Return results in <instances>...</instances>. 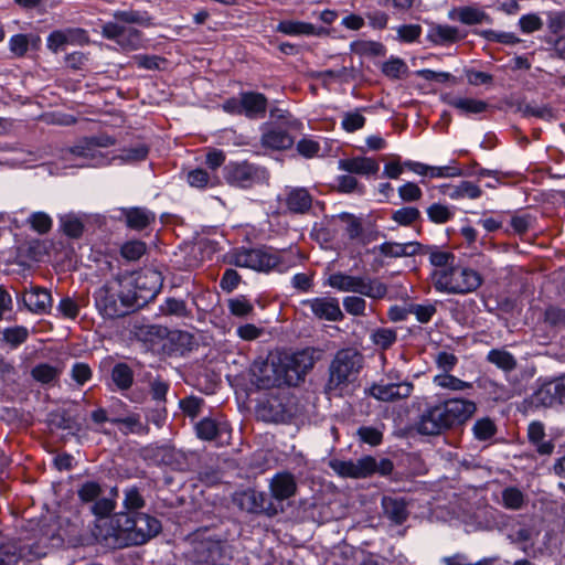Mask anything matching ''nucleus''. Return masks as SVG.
I'll return each instance as SVG.
<instances>
[{"label":"nucleus","instance_id":"nucleus-1","mask_svg":"<svg viewBox=\"0 0 565 565\" xmlns=\"http://www.w3.org/2000/svg\"><path fill=\"white\" fill-rule=\"evenodd\" d=\"M114 140L106 138L102 142L97 138H85L78 140L74 146L61 149L55 171L49 170L50 173H60L73 168H99L111 163L113 160L119 159L122 163H136L148 157L149 148L147 145L138 142L124 148L120 154L111 156L106 147L113 145Z\"/></svg>","mask_w":565,"mask_h":565},{"label":"nucleus","instance_id":"nucleus-2","mask_svg":"<svg viewBox=\"0 0 565 565\" xmlns=\"http://www.w3.org/2000/svg\"><path fill=\"white\" fill-rule=\"evenodd\" d=\"M313 365V353L309 349L258 359L250 367L252 382L262 390L296 386Z\"/></svg>","mask_w":565,"mask_h":565},{"label":"nucleus","instance_id":"nucleus-3","mask_svg":"<svg viewBox=\"0 0 565 565\" xmlns=\"http://www.w3.org/2000/svg\"><path fill=\"white\" fill-rule=\"evenodd\" d=\"M161 531V523L146 513H114L97 524L96 541L108 548L141 545Z\"/></svg>","mask_w":565,"mask_h":565},{"label":"nucleus","instance_id":"nucleus-4","mask_svg":"<svg viewBox=\"0 0 565 565\" xmlns=\"http://www.w3.org/2000/svg\"><path fill=\"white\" fill-rule=\"evenodd\" d=\"M476 411V403L466 398H448L427 405L416 423V430L420 435L437 436L462 425Z\"/></svg>","mask_w":565,"mask_h":565},{"label":"nucleus","instance_id":"nucleus-5","mask_svg":"<svg viewBox=\"0 0 565 565\" xmlns=\"http://www.w3.org/2000/svg\"><path fill=\"white\" fill-rule=\"evenodd\" d=\"M363 365V355L354 349L338 351L330 363L324 393L331 397H341L347 394L360 374Z\"/></svg>","mask_w":565,"mask_h":565},{"label":"nucleus","instance_id":"nucleus-6","mask_svg":"<svg viewBox=\"0 0 565 565\" xmlns=\"http://www.w3.org/2000/svg\"><path fill=\"white\" fill-rule=\"evenodd\" d=\"M129 292V285L125 284L124 278L106 281L93 294L97 312L104 319H116L134 312Z\"/></svg>","mask_w":565,"mask_h":565},{"label":"nucleus","instance_id":"nucleus-7","mask_svg":"<svg viewBox=\"0 0 565 565\" xmlns=\"http://www.w3.org/2000/svg\"><path fill=\"white\" fill-rule=\"evenodd\" d=\"M434 288L447 295H465L477 290L483 279L481 275L469 267L450 266L448 269H434L431 273Z\"/></svg>","mask_w":565,"mask_h":565},{"label":"nucleus","instance_id":"nucleus-8","mask_svg":"<svg viewBox=\"0 0 565 565\" xmlns=\"http://www.w3.org/2000/svg\"><path fill=\"white\" fill-rule=\"evenodd\" d=\"M328 285L339 291L359 294L371 299H382L387 294L385 284L367 276L334 273L329 276Z\"/></svg>","mask_w":565,"mask_h":565},{"label":"nucleus","instance_id":"nucleus-9","mask_svg":"<svg viewBox=\"0 0 565 565\" xmlns=\"http://www.w3.org/2000/svg\"><path fill=\"white\" fill-rule=\"evenodd\" d=\"M334 472L341 477L365 478L374 472L387 476L393 471V462L387 458L380 461L372 456H364L358 460H333L330 463Z\"/></svg>","mask_w":565,"mask_h":565},{"label":"nucleus","instance_id":"nucleus-10","mask_svg":"<svg viewBox=\"0 0 565 565\" xmlns=\"http://www.w3.org/2000/svg\"><path fill=\"white\" fill-rule=\"evenodd\" d=\"M129 285V295L135 310L153 300L161 290V274L153 269H147L136 277L124 278Z\"/></svg>","mask_w":565,"mask_h":565},{"label":"nucleus","instance_id":"nucleus-11","mask_svg":"<svg viewBox=\"0 0 565 565\" xmlns=\"http://www.w3.org/2000/svg\"><path fill=\"white\" fill-rule=\"evenodd\" d=\"M224 179L235 188L250 189L267 181V170L248 161H231L224 167Z\"/></svg>","mask_w":565,"mask_h":565},{"label":"nucleus","instance_id":"nucleus-12","mask_svg":"<svg viewBox=\"0 0 565 565\" xmlns=\"http://www.w3.org/2000/svg\"><path fill=\"white\" fill-rule=\"evenodd\" d=\"M227 262L243 268L269 271L279 265V256L265 248H241L227 255Z\"/></svg>","mask_w":565,"mask_h":565},{"label":"nucleus","instance_id":"nucleus-13","mask_svg":"<svg viewBox=\"0 0 565 565\" xmlns=\"http://www.w3.org/2000/svg\"><path fill=\"white\" fill-rule=\"evenodd\" d=\"M104 38L115 41L124 51H136L142 46V34L132 26L118 22H107L102 28Z\"/></svg>","mask_w":565,"mask_h":565},{"label":"nucleus","instance_id":"nucleus-14","mask_svg":"<svg viewBox=\"0 0 565 565\" xmlns=\"http://www.w3.org/2000/svg\"><path fill=\"white\" fill-rule=\"evenodd\" d=\"M264 422L285 423L294 416V409L286 394L269 395L257 408Z\"/></svg>","mask_w":565,"mask_h":565},{"label":"nucleus","instance_id":"nucleus-15","mask_svg":"<svg viewBox=\"0 0 565 565\" xmlns=\"http://www.w3.org/2000/svg\"><path fill=\"white\" fill-rule=\"evenodd\" d=\"M279 204L286 213L307 215L313 207V196L307 188L286 186L279 196Z\"/></svg>","mask_w":565,"mask_h":565},{"label":"nucleus","instance_id":"nucleus-16","mask_svg":"<svg viewBox=\"0 0 565 565\" xmlns=\"http://www.w3.org/2000/svg\"><path fill=\"white\" fill-rule=\"evenodd\" d=\"M531 405L535 407H551L565 403V376L540 384L530 397Z\"/></svg>","mask_w":565,"mask_h":565},{"label":"nucleus","instance_id":"nucleus-17","mask_svg":"<svg viewBox=\"0 0 565 565\" xmlns=\"http://www.w3.org/2000/svg\"><path fill=\"white\" fill-rule=\"evenodd\" d=\"M234 501L241 510L249 513H266L273 515L277 512L267 494L255 489H246L236 492Z\"/></svg>","mask_w":565,"mask_h":565},{"label":"nucleus","instance_id":"nucleus-18","mask_svg":"<svg viewBox=\"0 0 565 565\" xmlns=\"http://www.w3.org/2000/svg\"><path fill=\"white\" fill-rule=\"evenodd\" d=\"M414 385L412 382H388L380 381L372 384L369 388V394L375 399L382 402H393L397 399L407 398L413 392Z\"/></svg>","mask_w":565,"mask_h":565},{"label":"nucleus","instance_id":"nucleus-19","mask_svg":"<svg viewBox=\"0 0 565 565\" xmlns=\"http://www.w3.org/2000/svg\"><path fill=\"white\" fill-rule=\"evenodd\" d=\"M224 545L221 541L204 539L195 540L192 546V558L195 563L217 565L223 557Z\"/></svg>","mask_w":565,"mask_h":565},{"label":"nucleus","instance_id":"nucleus-20","mask_svg":"<svg viewBox=\"0 0 565 565\" xmlns=\"http://www.w3.org/2000/svg\"><path fill=\"white\" fill-rule=\"evenodd\" d=\"M301 303L308 307L312 315L320 320L339 321L343 317L339 301L335 298L317 297L302 300Z\"/></svg>","mask_w":565,"mask_h":565},{"label":"nucleus","instance_id":"nucleus-21","mask_svg":"<svg viewBox=\"0 0 565 565\" xmlns=\"http://www.w3.org/2000/svg\"><path fill=\"white\" fill-rule=\"evenodd\" d=\"M43 555H45V552L31 545L2 544L0 546V565H18L22 559L31 561Z\"/></svg>","mask_w":565,"mask_h":565},{"label":"nucleus","instance_id":"nucleus-22","mask_svg":"<svg viewBox=\"0 0 565 565\" xmlns=\"http://www.w3.org/2000/svg\"><path fill=\"white\" fill-rule=\"evenodd\" d=\"M24 307L32 313L44 315L47 313L52 307L51 292L41 287H31L25 290L21 296Z\"/></svg>","mask_w":565,"mask_h":565},{"label":"nucleus","instance_id":"nucleus-23","mask_svg":"<svg viewBox=\"0 0 565 565\" xmlns=\"http://www.w3.org/2000/svg\"><path fill=\"white\" fill-rule=\"evenodd\" d=\"M271 497L277 501L288 500L297 492V481L292 473L279 471L269 481Z\"/></svg>","mask_w":565,"mask_h":565},{"label":"nucleus","instance_id":"nucleus-24","mask_svg":"<svg viewBox=\"0 0 565 565\" xmlns=\"http://www.w3.org/2000/svg\"><path fill=\"white\" fill-rule=\"evenodd\" d=\"M338 169L351 174L370 177L377 173L380 164L373 158L353 157L339 160Z\"/></svg>","mask_w":565,"mask_h":565},{"label":"nucleus","instance_id":"nucleus-25","mask_svg":"<svg viewBox=\"0 0 565 565\" xmlns=\"http://www.w3.org/2000/svg\"><path fill=\"white\" fill-rule=\"evenodd\" d=\"M196 436L202 440H221L231 433L230 425L224 420L204 417L195 425Z\"/></svg>","mask_w":565,"mask_h":565},{"label":"nucleus","instance_id":"nucleus-26","mask_svg":"<svg viewBox=\"0 0 565 565\" xmlns=\"http://www.w3.org/2000/svg\"><path fill=\"white\" fill-rule=\"evenodd\" d=\"M441 100L450 107L457 109L461 115H478L486 111L488 103L481 99L470 97H457L451 94L441 95Z\"/></svg>","mask_w":565,"mask_h":565},{"label":"nucleus","instance_id":"nucleus-27","mask_svg":"<svg viewBox=\"0 0 565 565\" xmlns=\"http://www.w3.org/2000/svg\"><path fill=\"white\" fill-rule=\"evenodd\" d=\"M243 115L247 118L263 117L267 109V98L257 92H241Z\"/></svg>","mask_w":565,"mask_h":565},{"label":"nucleus","instance_id":"nucleus-28","mask_svg":"<svg viewBox=\"0 0 565 565\" xmlns=\"http://www.w3.org/2000/svg\"><path fill=\"white\" fill-rule=\"evenodd\" d=\"M420 246L422 245L418 242H384L376 248L379 253L384 257L399 258L416 255L419 252Z\"/></svg>","mask_w":565,"mask_h":565},{"label":"nucleus","instance_id":"nucleus-29","mask_svg":"<svg viewBox=\"0 0 565 565\" xmlns=\"http://www.w3.org/2000/svg\"><path fill=\"white\" fill-rule=\"evenodd\" d=\"M382 508L385 518L394 524H403L408 518L406 502L402 498L383 497Z\"/></svg>","mask_w":565,"mask_h":565},{"label":"nucleus","instance_id":"nucleus-30","mask_svg":"<svg viewBox=\"0 0 565 565\" xmlns=\"http://www.w3.org/2000/svg\"><path fill=\"white\" fill-rule=\"evenodd\" d=\"M460 39L459 30L448 24L431 25L427 32V40L434 45L446 46Z\"/></svg>","mask_w":565,"mask_h":565},{"label":"nucleus","instance_id":"nucleus-31","mask_svg":"<svg viewBox=\"0 0 565 565\" xmlns=\"http://www.w3.org/2000/svg\"><path fill=\"white\" fill-rule=\"evenodd\" d=\"M292 137L280 127H268L262 135V145L274 150H282L291 147Z\"/></svg>","mask_w":565,"mask_h":565},{"label":"nucleus","instance_id":"nucleus-32","mask_svg":"<svg viewBox=\"0 0 565 565\" xmlns=\"http://www.w3.org/2000/svg\"><path fill=\"white\" fill-rule=\"evenodd\" d=\"M276 31L289 36L320 35L324 32L323 29H318L309 22L296 20L280 21L276 26Z\"/></svg>","mask_w":565,"mask_h":565},{"label":"nucleus","instance_id":"nucleus-33","mask_svg":"<svg viewBox=\"0 0 565 565\" xmlns=\"http://www.w3.org/2000/svg\"><path fill=\"white\" fill-rule=\"evenodd\" d=\"M124 214L127 226L136 231L146 228L156 220V214L145 207H130Z\"/></svg>","mask_w":565,"mask_h":565},{"label":"nucleus","instance_id":"nucleus-34","mask_svg":"<svg viewBox=\"0 0 565 565\" xmlns=\"http://www.w3.org/2000/svg\"><path fill=\"white\" fill-rule=\"evenodd\" d=\"M110 494L113 498H102L95 501V503L92 507V512L96 516L95 526L93 530V535L96 539V531H97V524L99 523V520L102 519H111V513L114 512L116 508V501L115 497L118 494L117 488H113L110 490Z\"/></svg>","mask_w":565,"mask_h":565},{"label":"nucleus","instance_id":"nucleus-35","mask_svg":"<svg viewBox=\"0 0 565 565\" xmlns=\"http://www.w3.org/2000/svg\"><path fill=\"white\" fill-rule=\"evenodd\" d=\"M527 435L530 441L536 447L542 455H548L553 451L554 445L550 440H545L544 426L539 422L529 425Z\"/></svg>","mask_w":565,"mask_h":565},{"label":"nucleus","instance_id":"nucleus-36","mask_svg":"<svg viewBox=\"0 0 565 565\" xmlns=\"http://www.w3.org/2000/svg\"><path fill=\"white\" fill-rule=\"evenodd\" d=\"M445 193L451 200H461V199L476 200L481 196L482 190L479 188V185H477L470 181H461L457 185L448 186V190Z\"/></svg>","mask_w":565,"mask_h":565},{"label":"nucleus","instance_id":"nucleus-37","mask_svg":"<svg viewBox=\"0 0 565 565\" xmlns=\"http://www.w3.org/2000/svg\"><path fill=\"white\" fill-rule=\"evenodd\" d=\"M433 383L438 387L454 392H463L473 388V384L471 382L462 381L450 373L435 375Z\"/></svg>","mask_w":565,"mask_h":565},{"label":"nucleus","instance_id":"nucleus-38","mask_svg":"<svg viewBox=\"0 0 565 565\" xmlns=\"http://www.w3.org/2000/svg\"><path fill=\"white\" fill-rule=\"evenodd\" d=\"M111 424L118 426L124 434H142L146 429L139 414H129L125 417H111Z\"/></svg>","mask_w":565,"mask_h":565},{"label":"nucleus","instance_id":"nucleus-39","mask_svg":"<svg viewBox=\"0 0 565 565\" xmlns=\"http://www.w3.org/2000/svg\"><path fill=\"white\" fill-rule=\"evenodd\" d=\"M122 505L126 513L136 514V511L145 507V499L140 489L136 486H130L124 489Z\"/></svg>","mask_w":565,"mask_h":565},{"label":"nucleus","instance_id":"nucleus-40","mask_svg":"<svg viewBox=\"0 0 565 565\" xmlns=\"http://www.w3.org/2000/svg\"><path fill=\"white\" fill-rule=\"evenodd\" d=\"M449 17L463 24L472 25L482 22L484 12L472 7H461L450 12Z\"/></svg>","mask_w":565,"mask_h":565},{"label":"nucleus","instance_id":"nucleus-41","mask_svg":"<svg viewBox=\"0 0 565 565\" xmlns=\"http://www.w3.org/2000/svg\"><path fill=\"white\" fill-rule=\"evenodd\" d=\"M520 110L524 117H535L546 121L555 118L553 108L547 104L527 103L520 107Z\"/></svg>","mask_w":565,"mask_h":565},{"label":"nucleus","instance_id":"nucleus-42","mask_svg":"<svg viewBox=\"0 0 565 565\" xmlns=\"http://www.w3.org/2000/svg\"><path fill=\"white\" fill-rule=\"evenodd\" d=\"M456 256L448 250L437 246L429 247V263L435 269H448L455 265Z\"/></svg>","mask_w":565,"mask_h":565},{"label":"nucleus","instance_id":"nucleus-43","mask_svg":"<svg viewBox=\"0 0 565 565\" xmlns=\"http://www.w3.org/2000/svg\"><path fill=\"white\" fill-rule=\"evenodd\" d=\"M487 360L504 371H511L516 366V360L512 353L505 350L492 349L487 355Z\"/></svg>","mask_w":565,"mask_h":565},{"label":"nucleus","instance_id":"nucleus-44","mask_svg":"<svg viewBox=\"0 0 565 565\" xmlns=\"http://www.w3.org/2000/svg\"><path fill=\"white\" fill-rule=\"evenodd\" d=\"M61 228L65 235L77 238L83 234L84 224L81 217L74 213L65 214L60 217Z\"/></svg>","mask_w":565,"mask_h":565},{"label":"nucleus","instance_id":"nucleus-45","mask_svg":"<svg viewBox=\"0 0 565 565\" xmlns=\"http://www.w3.org/2000/svg\"><path fill=\"white\" fill-rule=\"evenodd\" d=\"M502 504L509 510H520L525 503V494L516 487H507L501 493Z\"/></svg>","mask_w":565,"mask_h":565},{"label":"nucleus","instance_id":"nucleus-46","mask_svg":"<svg viewBox=\"0 0 565 565\" xmlns=\"http://www.w3.org/2000/svg\"><path fill=\"white\" fill-rule=\"evenodd\" d=\"M111 379L119 390H127L132 384L134 374L127 364L118 363L113 367Z\"/></svg>","mask_w":565,"mask_h":565},{"label":"nucleus","instance_id":"nucleus-47","mask_svg":"<svg viewBox=\"0 0 565 565\" xmlns=\"http://www.w3.org/2000/svg\"><path fill=\"white\" fill-rule=\"evenodd\" d=\"M43 159L38 151L20 150L17 156L8 161V164L14 168H32Z\"/></svg>","mask_w":565,"mask_h":565},{"label":"nucleus","instance_id":"nucleus-48","mask_svg":"<svg viewBox=\"0 0 565 565\" xmlns=\"http://www.w3.org/2000/svg\"><path fill=\"white\" fill-rule=\"evenodd\" d=\"M365 117L362 115L361 109H355L352 111H345L342 115L341 119V128L347 132H354L360 130L365 125Z\"/></svg>","mask_w":565,"mask_h":565},{"label":"nucleus","instance_id":"nucleus-49","mask_svg":"<svg viewBox=\"0 0 565 565\" xmlns=\"http://www.w3.org/2000/svg\"><path fill=\"white\" fill-rule=\"evenodd\" d=\"M391 218L401 226H409L420 218V211L415 206H403L395 210Z\"/></svg>","mask_w":565,"mask_h":565},{"label":"nucleus","instance_id":"nucleus-50","mask_svg":"<svg viewBox=\"0 0 565 565\" xmlns=\"http://www.w3.org/2000/svg\"><path fill=\"white\" fill-rule=\"evenodd\" d=\"M3 341L10 344L12 348H18L24 343L29 338V330L23 326H15L6 328L2 332Z\"/></svg>","mask_w":565,"mask_h":565},{"label":"nucleus","instance_id":"nucleus-51","mask_svg":"<svg viewBox=\"0 0 565 565\" xmlns=\"http://www.w3.org/2000/svg\"><path fill=\"white\" fill-rule=\"evenodd\" d=\"M495 431V424L489 417L479 418L472 426V434L478 440H488Z\"/></svg>","mask_w":565,"mask_h":565},{"label":"nucleus","instance_id":"nucleus-52","mask_svg":"<svg viewBox=\"0 0 565 565\" xmlns=\"http://www.w3.org/2000/svg\"><path fill=\"white\" fill-rule=\"evenodd\" d=\"M544 323L553 330L563 329L565 327V310L550 306L544 312Z\"/></svg>","mask_w":565,"mask_h":565},{"label":"nucleus","instance_id":"nucleus-53","mask_svg":"<svg viewBox=\"0 0 565 565\" xmlns=\"http://www.w3.org/2000/svg\"><path fill=\"white\" fill-rule=\"evenodd\" d=\"M371 339L376 347L385 350L395 343L397 334L393 329L380 328L372 333Z\"/></svg>","mask_w":565,"mask_h":565},{"label":"nucleus","instance_id":"nucleus-54","mask_svg":"<svg viewBox=\"0 0 565 565\" xmlns=\"http://www.w3.org/2000/svg\"><path fill=\"white\" fill-rule=\"evenodd\" d=\"M31 374L35 381L41 382L43 384H49L57 377L58 372L56 367H54L53 365L47 363H41L32 369Z\"/></svg>","mask_w":565,"mask_h":565},{"label":"nucleus","instance_id":"nucleus-55","mask_svg":"<svg viewBox=\"0 0 565 565\" xmlns=\"http://www.w3.org/2000/svg\"><path fill=\"white\" fill-rule=\"evenodd\" d=\"M465 172L457 167L456 160H451L450 164L448 166H441V167H435L429 166L428 170V177L430 178H455V177H461Z\"/></svg>","mask_w":565,"mask_h":565},{"label":"nucleus","instance_id":"nucleus-56","mask_svg":"<svg viewBox=\"0 0 565 565\" xmlns=\"http://www.w3.org/2000/svg\"><path fill=\"white\" fill-rule=\"evenodd\" d=\"M146 249L147 247L143 242L134 239L126 242L121 246L120 253L127 260H138L146 253Z\"/></svg>","mask_w":565,"mask_h":565},{"label":"nucleus","instance_id":"nucleus-57","mask_svg":"<svg viewBox=\"0 0 565 565\" xmlns=\"http://www.w3.org/2000/svg\"><path fill=\"white\" fill-rule=\"evenodd\" d=\"M427 216L433 223L443 224L448 222L454 213L447 205L434 203L427 209Z\"/></svg>","mask_w":565,"mask_h":565},{"label":"nucleus","instance_id":"nucleus-58","mask_svg":"<svg viewBox=\"0 0 565 565\" xmlns=\"http://www.w3.org/2000/svg\"><path fill=\"white\" fill-rule=\"evenodd\" d=\"M116 21L118 23H136V24H148L149 18L146 13L135 10H122L116 11L114 14Z\"/></svg>","mask_w":565,"mask_h":565},{"label":"nucleus","instance_id":"nucleus-59","mask_svg":"<svg viewBox=\"0 0 565 565\" xmlns=\"http://www.w3.org/2000/svg\"><path fill=\"white\" fill-rule=\"evenodd\" d=\"M382 72L390 78L398 79L406 72V65L403 60L392 57L383 64Z\"/></svg>","mask_w":565,"mask_h":565},{"label":"nucleus","instance_id":"nucleus-60","mask_svg":"<svg viewBox=\"0 0 565 565\" xmlns=\"http://www.w3.org/2000/svg\"><path fill=\"white\" fill-rule=\"evenodd\" d=\"M29 223L34 231L41 234L49 232L52 227V218L44 212L32 213L29 216Z\"/></svg>","mask_w":565,"mask_h":565},{"label":"nucleus","instance_id":"nucleus-61","mask_svg":"<svg viewBox=\"0 0 565 565\" xmlns=\"http://www.w3.org/2000/svg\"><path fill=\"white\" fill-rule=\"evenodd\" d=\"M343 308L352 316H364L366 301L362 297L347 296L343 298Z\"/></svg>","mask_w":565,"mask_h":565},{"label":"nucleus","instance_id":"nucleus-62","mask_svg":"<svg viewBox=\"0 0 565 565\" xmlns=\"http://www.w3.org/2000/svg\"><path fill=\"white\" fill-rule=\"evenodd\" d=\"M397 39L405 43H413L422 34V26L419 24H404L396 29Z\"/></svg>","mask_w":565,"mask_h":565},{"label":"nucleus","instance_id":"nucleus-63","mask_svg":"<svg viewBox=\"0 0 565 565\" xmlns=\"http://www.w3.org/2000/svg\"><path fill=\"white\" fill-rule=\"evenodd\" d=\"M320 149L319 141L309 137H303L297 142V151L305 158L318 156Z\"/></svg>","mask_w":565,"mask_h":565},{"label":"nucleus","instance_id":"nucleus-64","mask_svg":"<svg viewBox=\"0 0 565 565\" xmlns=\"http://www.w3.org/2000/svg\"><path fill=\"white\" fill-rule=\"evenodd\" d=\"M441 562L444 565H491L493 559L482 558V559L472 562L468 558L467 555L457 553L452 556L443 557Z\"/></svg>","mask_w":565,"mask_h":565}]
</instances>
